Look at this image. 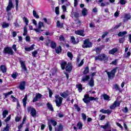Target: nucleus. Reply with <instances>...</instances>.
<instances>
[{
	"instance_id": "obj_14",
	"label": "nucleus",
	"mask_w": 131,
	"mask_h": 131,
	"mask_svg": "<svg viewBox=\"0 0 131 131\" xmlns=\"http://www.w3.org/2000/svg\"><path fill=\"white\" fill-rule=\"evenodd\" d=\"M119 105H120V103L117 101H115L114 103L110 106V109L114 110L116 107L119 106Z\"/></svg>"
},
{
	"instance_id": "obj_34",
	"label": "nucleus",
	"mask_w": 131,
	"mask_h": 131,
	"mask_svg": "<svg viewBox=\"0 0 131 131\" xmlns=\"http://www.w3.org/2000/svg\"><path fill=\"white\" fill-rule=\"evenodd\" d=\"M41 27H45V25H43V23L39 21L38 23V29H40Z\"/></svg>"
},
{
	"instance_id": "obj_50",
	"label": "nucleus",
	"mask_w": 131,
	"mask_h": 131,
	"mask_svg": "<svg viewBox=\"0 0 131 131\" xmlns=\"http://www.w3.org/2000/svg\"><path fill=\"white\" fill-rule=\"evenodd\" d=\"M55 13L56 15H59V7H56L55 8Z\"/></svg>"
},
{
	"instance_id": "obj_42",
	"label": "nucleus",
	"mask_w": 131,
	"mask_h": 131,
	"mask_svg": "<svg viewBox=\"0 0 131 131\" xmlns=\"http://www.w3.org/2000/svg\"><path fill=\"white\" fill-rule=\"evenodd\" d=\"M77 89H78L79 92L82 91V85L81 84L77 85Z\"/></svg>"
},
{
	"instance_id": "obj_30",
	"label": "nucleus",
	"mask_w": 131,
	"mask_h": 131,
	"mask_svg": "<svg viewBox=\"0 0 131 131\" xmlns=\"http://www.w3.org/2000/svg\"><path fill=\"white\" fill-rule=\"evenodd\" d=\"M89 84L90 86H91L92 88V86H94V79L91 78L90 81L89 82Z\"/></svg>"
},
{
	"instance_id": "obj_35",
	"label": "nucleus",
	"mask_w": 131,
	"mask_h": 131,
	"mask_svg": "<svg viewBox=\"0 0 131 131\" xmlns=\"http://www.w3.org/2000/svg\"><path fill=\"white\" fill-rule=\"evenodd\" d=\"M55 51H56V53L57 54H59V53H60V52H61L62 51V48L61 47V46H59L58 48H56L55 49Z\"/></svg>"
},
{
	"instance_id": "obj_60",
	"label": "nucleus",
	"mask_w": 131,
	"mask_h": 131,
	"mask_svg": "<svg viewBox=\"0 0 131 131\" xmlns=\"http://www.w3.org/2000/svg\"><path fill=\"white\" fill-rule=\"evenodd\" d=\"M51 73H52V75L56 74V70L55 69H52L51 70Z\"/></svg>"
},
{
	"instance_id": "obj_28",
	"label": "nucleus",
	"mask_w": 131,
	"mask_h": 131,
	"mask_svg": "<svg viewBox=\"0 0 131 131\" xmlns=\"http://www.w3.org/2000/svg\"><path fill=\"white\" fill-rule=\"evenodd\" d=\"M33 15L36 19L39 18V15H38V14H37V13H36V11L35 10L33 11Z\"/></svg>"
},
{
	"instance_id": "obj_57",
	"label": "nucleus",
	"mask_w": 131,
	"mask_h": 131,
	"mask_svg": "<svg viewBox=\"0 0 131 131\" xmlns=\"http://www.w3.org/2000/svg\"><path fill=\"white\" fill-rule=\"evenodd\" d=\"M121 26V23H120L119 25H117L114 28V29L116 30L118 28H119Z\"/></svg>"
},
{
	"instance_id": "obj_33",
	"label": "nucleus",
	"mask_w": 131,
	"mask_h": 131,
	"mask_svg": "<svg viewBox=\"0 0 131 131\" xmlns=\"http://www.w3.org/2000/svg\"><path fill=\"white\" fill-rule=\"evenodd\" d=\"M88 13V9L85 8H83L82 10V14L83 16H86V14Z\"/></svg>"
},
{
	"instance_id": "obj_25",
	"label": "nucleus",
	"mask_w": 131,
	"mask_h": 131,
	"mask_svg": "<svg viewBox=\"0 0 131 131\" xmlns=\"http://www.w3.org/2000/svg\"><path fill=\"white\" fill-rule=\"evenodd\" d=\"M25 51H29L34 50V45H32L30 47L25 48Z\"/></svg>"
},
{
	"instance_id": "obj_59",
	"label": "nucleus",
	"mask_w": 131,
	"mask_h": 131,
	"mask_svg": "<svg viewBox=\"0 0 131 131\" xmlns=\"http://www.w3.org/2000/svg\"><path fill=\"white\" fill-rule=\"evenodd\" d=\"M63 12H66V10H67V8L66 7V6L65 5H63L62 7H61Z\"/></svg>"
},
{
	"instance_id": "obj_22",
	"label": "nucleus",
	"mask_w": 131,
	"mask_h": 131,
	"mask_svg": "<svg viewBox=\"0 0 131 131\" xmlns=\"http://www.w3.org/2000/svg\"><path fill=\"white\" fill-rule=\"evenodd\" d=\"M3 28H8L10 26V24L4 22L2 24Z\"/></svg>"
},
{
	"instance_id": "obj_56",
	"label": "nucleus",
	"mask_w": 131,
	"mask_h": 131,
	"mask_svg": "<svg viewBox=\"0 0 131 131\" xmlns=\"http://www.w3.org/2000/svg\"><path fill=\"white\" fill-rule=\"evenodd\" d=\"M32 55L33 57H36V55H37V51H35L32 53Z\"/></svg>"
},
{
	"instance_id": "obj_32",
	"label": "nucleus",
	"mask_w": 131,
	"mask_h": 131,
	"mask_svg": "<svg viewBox=\"0 0 131 131\" xmlns=\"http://www.w3.org/2000/svg\"><path fill=\"white\" fill-rule=\"evenodd\" d=\"M94 51H95L97 54H99L100 53H101V51H102V48H96L94 49Z\"/></svg>"
},
{
	"instance_id": "obj_62",
	"label": "nucleus",
	"mask_w": 131,
	"mask_h": 131,
	"mask_svg": "<svg viewBox=\"0 0 131 131\" xmlns=\"http://www.w3.org/2000/svg\"><path fill=\"white\" fill-rule=\"evenodd\" d=\"M95 24H94V23H91L90 24V27H91V28H95Z\"/></svg>"
},
{
	"instance_id": "obj_53",
	"label": "nucleus",
	"mask_w": 131,
	"mask_h": 131,
	"mask_svg": "<svg viewBox=\"0 0 131 131\" xmlns=\"http://www.w3.org/2000/svg\"><path fill=\"white\" fill-rule=\"evenodd\" d=\"M74 16L75 18H78L79 17V14L77 12H74Z\"/></svg>"
},
{
	"instance_id": "obj_11",
	"label": "nucleus",
	"mask_w": 131,
	"mask_h": 131,
	"mask_svg": "<svg viewBox=\"0 0 131 131\" xmlns=\"http://www.w3.org/2000/svg\"><path fill=\"white\" fill-rule=\"evenodd\" d=\"M41 97H42L41 94L40 93H36L35 97L33 99V102L34 103V102H37L39 99L41 98Z\"/></svg>"
},
{
	"instance_id": "obj_61",
	"label": "nucleus",
	"mask_w": 131,
	"mask_h": 131,
	"mask_svg": "<svg viewBox=\"0 0 131 131\" xmlns=\"http://www.w3.org/2000/svg\"><path fill=\"white\" fill-rule=\"evenodd\" d=\"M17 73H15V74H12V78H14V79H16L17 78Z\"/></svg>"
},
{
	"instance_id": "obj_29",
	"label": "nucleus",
	"mask_w": 131,
	"mask_h": 131,
	"mask_svg": "<svg viewBox=\"0 0 131 131\" xmlns=\"http://www.w3.org/2000/svg\"><path fill=\"white\" fill-rule=\"evenodd\" d=\"M89 79H90V76L86 75L82 78V81H83V82H85V81H88Z\"/></svg>"
},
{
	"instance_id": "obj_31",
	"label": "nucleus",
	"mask_w": 131,
	"mask_h": 131,
	"mask_svg": "<svg viewBox=\"0 0 131 131\" xmlns=\"http://www.w3.org/2000/svg\"><path fill=\"white\" fill-rule=\"evenodd\" d=\"M127 32L126 31H123V32H120L118 33V36L121 37L124 36V35H125V34H127Z\"/></svg>"
},
{
	"instance_id": "obj_43",
	"label": "nucleus",
	"mask_w": 131,
	"mask_h": 131,
	"mask_svg": "<svg viewBox=\"0 0 131 131\" xmlns=\"http://www.w3.org/2000/svg\"><path fill=\"white\" fill-rule=\"evenodd\" d=\"M89 71L90 70L89 69V67H86L84 69V71L83 72V74H87V73H89Z\"/></svg>"
},
{
	"instance_id": "obj_47",
	"label": "nucleus",
	"mask_w": 131,
	"mask_h": 131,
	"mask_svg": "<svg viewBox=\"0 0 131 131\" xmlns=\"http://www.w3.org/2000/svg\"><path fill=\"white\" fill-rule=\"evenodd\" d=\"M23 20L24 21V22H25L26 25L27 26L28 25V23H29L28 19H27V18H26V17H24L23 18Z\"/></svg>"
},
{
	"instance_id": "obj_51",
	"label": "nucleus",
	"mask_w": 131,
	"mask_h": 131,
	"mask_svg": "<svg viewBox=\"0 0 131 131\" xmlns=\"http://www.w3.org/2000/svg\"><path fill=\"white\" fill-rule=\"evenodd\" d=\"M82 117L83 118V120H86V115L84 113H82L81 114Z\"/></svg>"
},
{
	"instance_id": "obj_13",
	"label": "nucleus",
	"mask_w": 131,
	"mask_h": 131,
	"mask_svg": "<svg viewBox=\"0 0 131 131\" xmlns=\"http://www.w3.org/2000/svg\"><path fill=\"white\" fill-rule=\"evenodd\" d=\"M84 31L82 30H78L75 31V34L77 35H80V36H84Z\"/></svg>"
},
{
	"instance_id": "obj_24",
	"label": "nucleus",
	"mask_w": 131,
	"mask_h": 131,
	"mask_svg": "<svg viewBox=\"0 0 131 131\" xmlns=\"http://www.w3.org/2000/svg\"><path fill=\"white\" fill-rule=\"evenodd\" d=\"M27 102V96L26 95L23 99V103L24 107H26V103Z\"/></svg>"
},
{
	"instance_id": "obj_3",
	"label": "nucleus",
	"mask_w": 131,
	"mask_h": 131,
	"mask_svg": "<svg viewBox=\"0 0 131 131\" xmlns=\"http://www.w3.org/2000/svg\"><path fill=\"white\" fill-rule=\"evenodd\" d=\"M55 103L57 107H60L63 101V98L60 97V95H55Z\"/></svg>"
},
{
	"instance_id": "obj_54",
	"label": "nucleus",
	"mask_w": 131,
	"mask_h": 131,
	"mask_svg": "<svg viewBox=\"0 0 131 131\" xmlns=\"http://www.w3.org/2000/svg\"><path fill=\"white\" fill-rule=\"evenodd\" d=\"M48 90H49V97H50V98H52V96L53 95V92L50 89H48Z\"/></svg>"
},
{
	"instance_id": "obj_17",
	"label": "nucleus",
	"mask_w": 131,
	"mask_h": 131,
	"mask_svg": "<svg viewBox=\"0 0 131 131\" xmlns=\"http://www.w3.org/2000/svg\"><path fill=\"white\" fill-rule=\"evenodd\" d=\"M63 125L59 124L57 127L55 128L56 131H62L63 130Z\"/></svg>"
},
{
	"instance_id": "obj_15",
	"label": "nucleus",
	"mask_w": 131,
	"mask_h": 131,
	"mask_svg": "<svg viewBox=\"0 0 131 131\" xmlns=\"http://www.w3.org/2000/svg\"><path fill=\"white\" fill-rule=\"evenodd\" d=\"M60 96L61 97H62V98H67L69 96V92H68V91H66L63 93H60Z\"/></svg>"
},
{
	"instance_id": "obj_48",
	"label": "nucleus",
	"mask_w": 131,
	"mask_h": 131,
	"mask_svg": "<svg viewBox=\"0 0 131 131\" xmlns=\"http://www.w3.org/2000/svg\"><path fill=\"white\" fill-rule=\"evenodd\" d=\"M11 120V115H9L7 118L5 119V122H8V121H9Z\"/></svg>"
},
{
	"instance_id": "obj_6",
	"label": "nucleus",
	"mask_w": 131,
	"mask_h": 131,
	"mask_svg": "<svg viewBox=\"0 0 131 131\" xmlns=\"http://www.w3.org/2000/svg\"><path fill=\"white\" fill-rule=\"evenodd\" d=\"M4 54H8L9 55H14V51L10 47H6L4 48L3 51Z\"/></svg>"
},
{
	"instance_id": "obj_52",
	"label": "nucleus",
	"mask_w": 131,
	"mask_h": 131,
	"mask_svg": "<svg viewBox=\"0 0 131 131\" xmlns=\"http://www.w3.org/2000/svg\"><path fill=\"white\" fill-rule=\"evenodd\" d=\"M15 2H16V11H18V5L19 4V0H15Z\"/></svg>"
},
{
	"instance_id": "obj_63",
	"label": "nucleus",
	"mask_w": 131,
	"mask_h": 131,
	"mask_svg": "<svg viewBox=\"0 0 131 131\" xmlns=\"http://www.w3.org/2000/svg\"><path fill=\"white\" fill-rule=\"evenodd\" d=\"M125 1L124 0H120V4H121V5H125Z\"/></svg>"
},
{
	"instance_id": "obj_26",
	"label": "nucleus",
	"mask_w": 131,
	"mask_h": 131,
	"mask_svg": "<svg viewBox=\"0 0 131 131\" xmlns=\"http://www.w3.org/2000/svg\"><path fill=\"white\" fill-rule=\"evenodd\" d=\"M8 114H9V112L7 110H5L2 113V115L3 116V118H6V117H7V115H8Z\"/></svg>"
},
{
	"instance_id": "obj_1",
	"label": "nucleus",
	"mask_w": 131,
	"mask_h": 131,
	"mask_svg": "<svg viewBox=\"0 0 131 131\" xmlns=\"http://www.w3.org/2000/svg\"><path fill=\"white\" fill-rule=\"evenodd\" d=\"M98 100V98H95L94 97H90V95H85L84 98H83V101L85 103V104H89L91 101H96Z\"/></svg>"
},
{
	"instance_id": "obj_5",
	"label": "nucleus",
	"mask_w": 131,
	"mask_h": 131,
	"mask_svg": "<svg viewBox=\"0 0 131 131\" xmlns=\"http://www.w3.org/2000/svg\"><path fill=\"white\" fill-rule=\"evenodd\" d=\"M108 77L110 79H112L115 76V73H116V69H113L111 72H106Z\"/></svg>"
},
{
	"instance_id": "obj_58",
	"label": "nucleus",
	"mask_w": 131,
	"mask_h": 131,
	"mask_svg": "<svg viewBox=\"0 0 131 131\" xmlns=\"http://www.w3.org/2000/svg\"><path fill=\"white\" fill-rule=\"evenodd\" d=\"M130 17L131 16H130V15L129 14H126L125 15V19H127V20H128V19H130Z\"/></svg>"
},
{
	"instance_id": "obj_19",
	"label": "nucleus",
	"mask_w": 131,
	"mask_h": 131,
	"mask_svg": "<svg viewBox=\"0 0 131 131\" xmlns=\"http://www.w3.org/2000/svg\"><path fill=\"white\" fill-rule=\"evenodd\" d=\"M117 51H118V49H117V48H114V49L110 50L108 52V53L110 55H114V54H115V53H116V52H117Z\"/></svg>"
},
{
	"instance_id": "obj_18",
	"label": "nucleus",
	"mask_w": 131,
	"mask_h": 131,
	"mask_svg": "<svg viewBox=\"0 0 131 131\" xmlns=\"http://www.w3.org/2000/svg\"><path fill=\"white\" fill-rule=\"evenodd\" d=\"M47 108L50 111H52L53 112L54 111V108L53 107V105L52 104L50 103V102H48L47 103Z\"/></svg>"
},
{
	"instance_id": "obj_38",
	"label": "nucleus",
	"mask_w": 131,
	"mask_h": 131,
	"mask_svg": "<svg viewBox=\"0 0 131 131\" xmlns=\"http://www.w3.org/2000/svg\"><path fill=\"white\" fill-rule=\"evenodd\" d=\"M12 94H13V91H11L7 93H4L3 95L5 96V98H8V96L12 95Z\"/></svg>"
},
{
	"instance_id": "obj_9",
	"label": "nucleus",
	"mask_w": 131,
	"mask_h": 131,
	"mask_svg": "<svg viewBox=\"0 0 131 131\" xmlns=\"http://www.w3.org/2000/svg\"><path fill=\"white\" fill-rule=\"evenodd\" d=\"M19 63H20L23 71H24L25 73H27V68H26V65H25V61H23L20 59L19 60Z\"/></svg>"
},
{
	"instance_id": "obj_20",
	"label": "nucleus",
	"mask_w": 131,
	"mask_h": 131,
	"mask_svg": "<svg viewBox=\"0 0 131 131\" xmlns=\"http://www.w3.org/2000/svg\"><path fill=\"white\" fill-rule=\"evenodd\" d=\"M104 0H99L97 2V4L100 6V7H105L106 4L103 3Z\"/></svg>"
},
{
	"instance_id": "obj_7",
	"label": "nucleus",
	"mask_w": 131,
	"mask_h": 131,
	"mask_svg": "<svg viewBox=\"0 0 131 131\" xmlns=\"http://www.w3.org/2000/svg\"><path fill=\"white\" fill-rule=\"evenodd\" d=\"M27 110L28 112H31V115H32L33 117H35V116H36V110L35 109L30 106L28 107Z\"/></svg>"
},
{
	"instance_id": "obj_37",
	"label": "nucleus",
	"mask_w": 131,
	"mask_h": 131,
	"mask_svg": "<svg viewBox=\"0 0 131 131\" xmlns=\"http://www.w3.org/2000/svg\"><path fill=\"white\" fill-rule=\"evenodd\" d=\"M28 32V31H27V28L26 27V26H25L24 28V33H23L24 36L27 35Z\"/></svg>"
},
{
	"instance_id": "obj_2",
	"label": "nucleus",
	"mask_w": 131,
	"mask_h": 131,
	"mask_svg": "<svg viewBox=\"0 0 131 131\" xmlns=\"http://www.w3.org/2000/svg\"><path fill=\"white\" fill-rule=\"evenodd\" d=\"M95 60V61H107L108 57L105 54H102L96 56Z\"/></svg>"
},
{
	"instance_id": "obj_46",
	"label": "nucleus",
	"mask_w": 131,
	"mask_h": 131,
	"mask_svg": "<svg viewBox=\"0 0 131 131\" xmlns=\"http://www.w3.org/2000/svg\"><path fill=\"white\" fill-rule=\"evenodd\" d=\"M21 117L20 116H17L16 117H15V121L16 122H19V121H20V120H21Z\"/></svg>"
},
{
	"instance_id": "obj_12",
	"label": "nucleus",
	"mask_w": 131,
	"mask_h": 131,
	"mask_svg": "<svg viewBox=\"0 0 131 131\" xmlns=\"http://www.w3.org/2000/svg\"><path fill=\"white\" fill-rule=\"evenodd\" d=\"M25 85H26V82L25 81L20 82L19 88L20 91H24L25 90Z\"/></svg>"
},
{
	"instance_id": "obj_27",
	"label": "nucleus",
	"mask_w": 131,
	"mask_h": 131,
	"mask_svg": "<svg viewBox=\"0 0 131 131\" xmlns=\"http://www.w3.org/2000/svg\"><path fill=\"white\" fill-rule=\"evenodd\" d=\"M1 70L3 73H6V72H7V68L5 66H1Z\"/></svg>"
},
{
	"instance_id": "obj_8",
	"label": "nucleus",
	"mask_w": 131,
	"mask_h": 131,
	"mask_svg": "<svg viewBox=\"0 0 131 131\" xmlns=\"http://www.w3.org/2000/svg\"><path fill=\"white\" fill-rule=\"evenodd\" d=\"M74 23H73L72 26L74 28H77L81 25V21L79 19H75Z\"/></svg>"
},
{
	"instance_id": "obj_21",
	"label": "nucleus",
	"mask_w": 131,
	"mask_h": 131,
	"mask_svg": "<svg viewBox=\"0 0 131 131\" xmlns=\"http://www.w3.org/2000/svg\"><path fill=\"white\" fill-rule=\"evenodd\" d=\"M102 97H103L104 100L106 101H110V96L106 94H104L102 95Z\"/></svg>"
},
{
	"instance_id": "obj_10",
	"label": "nucleus",
	"mask_w": 131,
	"mask_h": 131,
	"mask_svg": "<svg viewBox=\"0 0 131 131\" xmlns=\"http://www.w3.org/2000/svg\"><path fill=\"white\" fill-rule=\"evenodd\" d=\"M12 8H14V5L13 4V1H12V0H9L8 3V5L6 8L7 12H9V11H11Z\"/></svg>"
},
{
	"instance_id": "obj_4",
	"label": "nucleus",
	"mask_w": 131,
	"mask_h": 131,
	"mask_svg": "<svg viewBox=\"0 0 131 131\" xmlns=\"http://www.w3.org/2000/svg\"><path fill=\"white\" fill-rule=\"evenodd\" d=\"M93 44L89 39H85L84 40L83 45H82V48L85 49L86 48H92Z\"/></svg>"
},
{
	"instance_id": "obj_40",
	"label": "nucleus",
	"mask_w": 131,
	"mask_h": 131,
	"mask_svg": "<svg viewBox=\"0 0 131 131\" xmlns=\"http://www.w3.org/2000/svg\"><path fill=\"white\" fill-rule=\"evenodd\" d=\"M109 126V123H106L105 125H101V127L102 128H104V129H106V128H107V127Z\"/></svg>"
},
{
	"instance_id": "obj_16",
	"label": "nucleus",
	"mask_w": 131,
	"mask_h": 131,
	"mask_svg": "<svg viewBox=\"0 0 131 131\" xmlns=\"http://www.w3.org/2000/svg\"><path fill=\"white\" fill-rule=\"evenodd\" d=\"M66 70L70 72L71 70H72V65H71V63L69 62L66 67Z\"/></svg>"
},
{
	"instance_id": "obj_49",
	"label": "nucleus",
	"mask_w": 131,
	"mask_h": 131,
	"mask_svg": "<svg viewBox=\"0 0 131 131\" xmlns=\"http://www.w3.org/2000/svg\"><path fill=\"white\" fill-rule=\"evenodd\" d=\"M71 41L72 43L75 44L76 41H75V38H74V36H72L71 38Z\"/></svg>"
},
{
	"instance_id": "obj_39",
	"label": "nucleus",
	"mask_w": 131,
	"mask_h": 131,
	"mask_svg": "<svg viewBox=\"0 0 131 131\" xmlns=\"http://www.w3.org/2000/svg\"><path fill=\"white\" fill-rule=\"evenodd\" d=\"M50 45L52 49H55L56 47H57V45H56V43L55 42H51L50 43Z\"/></svg>"
},
{
	"instance_id": "obj_44",
	"label": "nucleus",
	"mask_w": 131,
	"mask_h": 131,
	"mask_svg": "<svg viewBox=\"0 0 131 131\" xmlns=\"http://www.w3.org/2000/svg\"><path fill=\"white\" fill-rule=\"evenodd\" d=\"M77 127H78L79 129H81L82 128V123L79 122L77 125Z\"/></svg>"
},
{
	"instance_id": "obj_45",
	"label": "nucleus",
	"mask_w": 131,
	"mask_h": 131,
	"mask_svg": "<svg viewBox=\"0 0 131 131\" xmlns=\"http://www.w3.org/2000/svg\"><path fill=\"white\" fill-rule=\"evenodd\" d=\"M67 55L69 58H70V59H72L73 58V55H72V53L71 52H68L67 53Z\"/></svg>"
},
{
	"instance_id": "obj_36",
	"label": "nucleus",
	"mask_w": 131,
	"mask_h": 131,
	"mask_svg": "<svg viewBox=\"0 0 131 131\" xmlns=\"http://www.w3.org/2000/svg\"><path fill=\"white\" fill-rule=\"evenodd\" d=\"M50 122L52 123L53 126H56V125H57V122L54 119H51Z\"/></svg>"
},
{
	"instance_id": "obj_64",
	"label": "nucleus",
	"mask_w": 131,
	"mask_h": 131,
	"mask_svg": "<svg viewBox=\"0 0 131 131\" xmlns=\"http://www.w3.org/2000/svg\"><path fill=\"white\" fill-rule=\"evenodd\" d=\"M26 40L28 42L30 41V37L29 36H27L26 37Z\"/></svg>"
},
{
	"instance_id": "obj_23",
	"label": "nucleus",
	"mask_w": 131,
	"mask_h": 131,
	"mask_svg": "<svg viewBox=\"0 0 131 131\" xmlns=\"http://www.w3.org/2000/svg\"><path fill=\"white\" fill-rule=\"evenodd\" d=\"M60 65L61 67V69H62V70H64V69H65V66L67 65V62H66V61H62L61 62Z\"/></svg>"
},
{
	"instance_id": "obj_55",
	"label": "nucleus",
	"mask_w": 131,
	"mask_h": 131,
	"mask_svg": "<svg viewBox=\"0 0 131 131\" xmlns=\"http://www.w3.org/2000/svg\"><path fill=\"white\" fill-rule=\"evenodd\" d=\"M9 128L10 127H9V125H7L6 127L4 128L3 130L9 131Z\"/></svg>"
},
{
	"instance_id": "obj_41",
	"label": "nucleus",
	"mask_w": 131,
	"mask_h": 131,
	"mask_svg": "<svg viewBox=\"0 0 131 131\" xmlns=\"http://www.w3.org/2000/svg\"><path fill=\"white\" fill-rule=\"evenodd\" d=\"M57 27H59V28H63V24H60V21L58 20L57 22Z\"/></svg>"
}]
</instances>
